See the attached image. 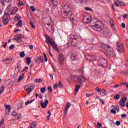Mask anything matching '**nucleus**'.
<instances>
[{"label":"nucleus","instance_id":"dca6fc26","mask_svg":"<svg viewBox=\"0 0 128 128\" xmlns=\"http://www.w3.org/2000/svg\"><path fill=\"white\" fill-rule=\"evenodd\" d=\"M64 12H70V8L68 5H65L64 7Z\"/></svg>","mask_w":128,"mask_h":128},{"label":"nucleus","instance_id":"c03bdc74","mask_svg":"<svg viewBox=\"0 0 128 128\" xmlns=\"http://www.w3.org/2000/svg\"><path fill=\"white\" fill-rule=\"evenodd\" d=\"M18 6H24V3H22V2L19 0V3L18 4Z\"/></svg>","mask_w":128,"mask_h":128},{"label":"nucleus","instance_id":"5fc2aeb1","mask_svg":"<svg viewBox=\"0 0 128 128\" xmlns=\"http://www.w3.org/2000/svg\"><path fill=\"white\" fill-rule=\"evenodd\" d=\"M121 73L123 74H128V71H122Z\"/></svg>","mask_w":128,"mask_h":128},{"label":"nucleus","instance_id":"f257e3e1","mask_svg":"<svg viewBox=\"0 0 128 128\" xmlns=\"http://www.w3.org/2000/svg\"><path fill=\"white\" fill-rule=\"evenodd\" d=\"M46 42L48 44V42L50 44L51 46H52V48H54V50L56 52H59L60 49L58 48V45L54 42V40L53 39H52L48 36H46Z\"/></svg>","mask_w":128,"mask_h":128},{"label":"nucleus","instance_id":"338daca9","mask_svg":"<svg viewBox=\"0 0 128 128\" xmlns=\"http://www.w3.org/2000/svg\"><path fill=\"white\" fill-rule=\"evenodd\" d=\"M54 88H58V84H54Z\"/></svg>","mask_w":128,"mask_h":128},{"label":"nucleus","instance_id":"aec40b11","mask_svg":"<svg viewBox=\"0 0 128 128\" xmlns=\"http://www.w3.org/2000/svg\"><path fill=\"white\" fill-rule=\"evenodd\" d=\"M10 12H12V6L9 5L7 6L4 14H9Z\"/></svg>","mask_w":128,"mask_h":128},{"label":"nucleus","instance_id":"cd10ccee","mask_svg":"<svg viewBox=\"0 0 128 128\" xmlns=\"http://www.w3.org/2000/svg\"><path fill=\"white\" fill-rule=\"evenodd\" d=\"M54 6H58V1L56 0H50Z\"/></svg>","mask_w":128,"mask_h":128},{"label":"nucleus","instance_id":"49530a36","mask_svg":"<svg viewBox=\"0 0 128 128\" xmlns=\"http://www.w3.org/2000/svg\"><path fill=\"white\" fill-rule=\"evenodd\" d=\"M71 57L72 60H76V54H72V55L71 56Z\"/></svg>","mask_w":128,"mask_h":128},{"label":"nucleus","instance_id":"3c124183","mask_svg":"<svg viewBox=\"0 0 128 128\" xmlns=\"http://www.w3.org/2000/svg\"><path fill=\"white\" fill-rule=\"evenodd\" d=\"M110 112L111 114H116V111L112 109L110 110Z\"/></svg>","mask_w":128,"mask_h":128},{"label":"nucleus","instance_id":"a19ab883","mask_svg":"<svg viewBox=\"0 0 128 128\" xmlns=\"http://www.w3.org/2000/svg\"><path fill=\"white\" fill-rule=\"evenodd\" d=\"M12 116H17L18 115V114H16V111H13L12 112Z\"/></svg>","mask_w":128,"mask_h":128},{"label":"nucleus","instance_id":"de8ad7c7","mask_svg":"<svg viewBox=\"0 0 128 128\" xmlns=\"http://www.w3.org/2000/svg\"><path fill=\"white\" fill-rule=\"evenodd\" d=\"M121 116L122 118H126V114H122L121 115Z\"/></svg>","mask_w":128,"mask_h":128},{"label":"nucleus","instance_id":"0eeeda50","mask_svg":"<svg viewBox=\"0 0 128 128\" xmlns=\"http://www.w3.org/2000/svg\"><path fill=\"white\" fill-rule=\"evenodd\" d=\"M34 88V84L26 85L25 86L26 90H27L28 94H30L32 92V88Z\"/></svg>","mask_w":128,"mask_h":128},{"label":"nucleus","instance_id":"c9c22d12","mask_svg":"<svg viewBox=\"0 0 128 128\" xmlns=\"http://www.w3.org/2000/svg\"><path fill=\"white\" fill-rule=\"evenodd\" d=\"M6 110H8V111L10 110V106L6 105Z\"/></svg>","mask_w":128,"mask_h":128},{"label":"nucleus","instance_id":"f3484780","mask_svg":"<svg viewBox=\"0 0 128 128\" xmlns=\"http://www.w3.org/2000/svg\"><path fill=\"white\" fill-rule=\"evenodd\" d=\"M62 16L64 18H70L72 16V14H70L68 12H64Z\"/></svg>","mask_w":128,"mask_h":128},{"label":"nucleus","instance_id":"bf43d9fd","mask_svg":"<svg viewBox=\"0 0 128 128\" xmlns=\"http://www.w3.org/2000/svg\"><path fill=\"white\" fill-rule=\"evenodd\" d=\"M6 44H8V42H4V43L3 46L4 48H6Z\"/></svg>","mask_w":128,"mask_h":128},{"label":"nucleus","instance_id":"6ab92c4d","mask_svg":"<svg viewBox=\"0 0 128 128\" xmlns=\"http://www.w3.org/2000/svg\"><path fill=\"white\" fill-rule=\"evenodd\" d=\"M71 104L70 103V102H68L66 104V107L65 108V110L64 111V112L66 114V113L68 112V108H70V106Z\"/></svg>","mask_w":128,"mask_h":128},{"label":"nucleus","instance_id":"4468645a","mask_svg":"<svg viewBox=\"0 0 128 128\" xmlns=\"http://www.w3.org/2000/svg\"><path fill=\"white\" fill-rule=\"evenodd\" d=\"M48 104V100L46 99L44 102H40V104L42 108H46V106Z\"/></svg>","mask_w":128,"mask_h":128},{"label":"nucleus","instance_id":"680f3d73","mask_svg":"<svg viewBox=\"0 0 128 128\" xmlns=\"http://www.w3.org/2000/svg\"><path fill=\"white\" fill-rule=\"evenodd\" d=\"M28 70V67L25 66V68H24V69L23 70L22 72H24V70Z\"/></svg>","mask_w":128,"mask_h":128},{"label":"nucleus","instance_id":"a18cd8bd","mask_svg":"<svg viewBox=\"0 0 128 128\" xmlns=\"http://www.w3.org/2000/svg\"><path fill=\"white\" fill-rule=\"evenodd\" d=\"M40 92H42V93L44 92H46V88H41V89H40Z\"/></svg>","mask_w":128,"mask_h":128},{"label":"nucleus","instance_id":"0e129e2a","mask_svg":"<svg viewBox=\"0 0 128 128\" xmlns=\"http://www.w3.org/2000/svg\"><path fill=\"white\" fill-rule=\"evenodd\" d=\"M122 26L123 28H126V24H124V23H122Z\"/></svg>","mask_w":128,"mask_h":128},{"label":"nucleus","instance_id":"393cba45","mask_svg":"<svg viewBox=\"0 0 128 128\" xmlns=\"http://www.w3.org/2000/svg\"><path fill=\"white\" fill-rule=\"evenodd\" d=\"M80 88V85H76V88H75V92H78V90Z\"/></svg>","mask_w":128,"mask_h":128},{"label":"nucleus","instance_id":"6e6552de","mask_svg":"<svg viewBox=\"0 0 128 128\" xmlns=\"http://www.w3.org/2000/svg\"><path fill=\"white\" fill-rule=\"evenodd\" d=\"M86 80V77L84 75L80 76L77 78V82L78 84H82V82H84Z\"/></svg>","mask_w":128,"mask_h":128},{"label":"nucleus","instance_id":"a211bd4d","mask_svg":"<svg viewBox=\"0 0 128 128\" xmlns=\"http://www.w3.org/2000/svg\"><path fill=\"white\" fill-rule=\"evenodd\" d=\"M44 26L46 30H52V28L50 23H45Z\"/></svg>","mask_w":128,"mask_h":128},{"label":"nucleus","instance_id":"e2e57ef3","mask_svg":"<svg viewBox=\"0 0 128 128\" xmlns=\"http://www.w3.org/2000/svg\"><path fill=\"white\" fill-rule=\"evenodd\" d=\"M84 10H92V9H90L88 7H85Z\"/></svg>","mask_w":128,"mask_h":128},{"label":"nucleus","instance_id":"603ef678","mask_svg":"<svg viewBox=\"0 0 128 128\" xmlns=\"http://www.w3.org/2000/svg\"><path fill=\"white\" fill-rule=\"evenodd\" d=\"M116 126H120V122L116 121Z\"/></svg>","mask_w":128,"mask_h":128},{"label":"nucleus","instance_id":"412c9836","mask_svg":"<svg viewBox=\"0 0 128 128\" xmlns=\"http://www.w3.org/2000/svg\"><path fill=\"white\" fill-rule=\"evenodd\" d=\"M24 74H22L19 76L18 82H20L21 80H24Z\"/></svg>","mask_w":128,"mask_h":128},{"label":"nucleus","instance_id":"473e14b6","mask_svg":"<svg viewBox=\"0 0 128 128\" xmlns=\"http://www.w3.org/2000/svg\"><path fill=\"white\" fill-rule=\"evenodd\" d=\"M4 86H2L0 90V94H2L4 92Z\"/></svg>","mask_w":128,"mask_h":128},{"label":"nucleus","instance_id":"7c9ffc66","mask_svg":"<svg viewBox=\"0 0 128 128\" xmlns=\"http://www.w3.org/2000/svg\"><path fill=\"white\" fill-rule=\"evenodd\" d=\"M119 104L121 106H126V103L124 102H122V101H120Z\"/></svg>","mask_w":128,"mask_h":128},{"label":"nucleus","instance_id":"8fccbe9b","mask_svg":"<svg viewBox=\"0 0 128 128\" xmlns=\"http://www.w3.org/2000/svg\"><path fill=\"white\" fill-rule=\"evenodd\" d=\"M100 90H102L100 88H96V92H100Z\"/></svg>","mask_w":128,"mask_h":128},{"label":"nucleus","instance_id":"2eb2a0df","mask_svg":"<svg viewBox=\"0 0 128 128\" xmlns=\"http://www.w3.org/2000/svg\"><path fill=\"white\" fill-rule=\"evenodd\" d=\"M12 58H6V59L3 60L2 62H8L6 63V66H10V62H12Z\"/></svg>","mask_w":128,"mask_h":128},{"label":"nucleus","instance_id":"37998d69","mask_svg":"<svg viewBox=\"0 0 128 128\" xmlns=\"http://www.w3.org/2000/svg\"><path fill=\"white\" fill-rule=\"evenodd\" d=\"M58 82H59V84L58 86H59L60 88H62V82L60 81H59Z\"/></svg>","mask_w":128,"mask_h":128},{"label":"nucleus","instance_id":"a878e982","mask_svg":"<svg viewBox=\"0 0 128 128\" xmlns=\"http://www.w3.org/2000/svg\"><path fill=\"white\" fill-rule=\"evenodd\" d=\"M31 60L32 59L28 57L26 58V64L28 65L30 64V62H31Z\"/></svg>","mask_w":128,"mask_h":128},{"label":"nucleus","instance_id":"5701e85b","mask_svg":"<svg viewBox=\"0 0 128 128\" xmlns=\"http://www.w3.org/2000/svg\"><path fill=\"white\" fill-rule=\"evenodd\" d=\"M101 92L100 93L102 96H104L106 94V90L103 89L100 90Z\"/></svg>","mask_w":128,"mask_h":128},{"label":"nucleus","instance_id":"09e8293b","mask_svg":"<svg viewBox=\"0 0 128 128\" xmlns=\"http://www.w3.org/2000/svg\"><path fill=\"white\" fill-rule=\"evenodd\" d=\"M4 119H2L0 121V127L2 126V124H4Z\"/></svg>","mask_w":128,"mask_h":128},{"label":"nucleus","instance_id":"9d476101","mask_svg":"<svg viewBox=\"0 0 128 128\" xmlns=\"http://www.w3.org/2000/svg\"><path fill=\"white\" fill-rule=\"evenodd\" d=\"M116 48L118 52H124V46L120 43H117Z\"/></svg>","mask_w":128,"mask_h":128},{"label":"nucleus","instance_id":"052dcab7","mask_svg":"<svg viewBox=\"0 0 128 128\" xmlns=\"http://www.w3.org/2000/svg\"><path fill=\"white\" fill-rule=\"evenodd\" d=\"M30 24L33 28H34V26L32 24V21L30 22Z\"/></svg>","mask_w":128,"mask_h":128},{"label":"nucleus","instance_id":"864d4df0","mask_svg":"<svg viewBox=\"0 0 128 128\" xmlns=\"http://www.w3.org/2000/svg\"><path fill=\"white\" fill-rule=\"evenodd\" d=\"M48 90L50 92H52V87H48Z\"/></svg>","mask_w":128,"mask_h":128},{"label":"nucleus","instance_id":"4be33fe9","mask_svg":"<svg viewBox=\"0 0 128 128\" xmlns=\"http://www.w3.org/2000/svg\"><path fill=\"white\" fill-rule=\"evenodd\" d=\"M44 62V58L42 56H40L38 59L36 60V62L40 63V62Z\"/></svg>","mask_w":128,"mask_h":128},{"label":"nucleus","instance_id":"79ce46f5","mask_svg":"<svg viewBox=\"0 0 128 128\" xmlns=\"http://www.w3.org/2000/svg\"><path fill=\"white\" fill-rule=\"evenodd\" d=\"M120 101L122 102H126V97H124L122 98Z\"/></svg>","mask_w":128,"mask_h":128},{"label":"nucleus","instance_id":"72a5a7b5","mask_svg":"<svg viewBox=\"0 0 128 128\" xmlns=\"http://www.w3.org/2000/svg\"><path fill=\"white\" fill-rule=\"evenodd\" d=\"M34 100H31L30 101L29 100H28L26 103H25V105L26 106H28V104H32V102H34Z\"/></svg>","mask_w":128,"mask_h":128},{"label":"nucleus","instance_id":"2f4dec72","mask_svg":"<svg viewBox=\"0 0 128 128\" xmlns=\"http://www.w3.org/2000/svg\"><path fill=\"white\" fill-rule=\"evenodd\" d=\"M120 94H116L114 96V100H120Z\"/></svg>","mask_w":128,"mask_h":128},{"label":"nucleus","instance_id":"20e7f679","mask_svg":"<svg viewBox=\"0 0 128 128\" xmlns=\"http://www.w3.org/2000/svg\"><path fill=\"white\" fill-rule=\"evenodd\" d=\"M8 16H10V14H4L2 18L3 24L4 26L8 24Z\"/></svg>","mask_w":128,"mask_h":128},{"label":"nucleus","instance_id":"6e6d98bb","mask_svg":"<svg viewBox=\"0 0 128 128\" xmlns=\"http://www.w3.org/2000/svg\"><path fill=\"white\" fill-rule=\"evenodd\" d=\"M94 96V94H86V96H87V98H88V96Z\"/></svg>","mask_w":128,"mask_h":128},{"label":"nucleus","instance_id":"69168bd1","mask_svg":"<svg viewBox=\"0 0 128 128\" xmlns=\"http://www.w3.org/2000/svg\"><path fill=\"white\" fill-rule=\"evenodd\" d=\"M126 46L127 48H128V40H126Z\"/></svg>","mask_w":128,"mask_h":128},{"label":"nucleus","instance_id":"423d86ee","mask_svg":"<svg viewBox=\"0 0 128 128\" xmlns=\"http://www.w3.org/2000/svg\"><path fill=\"white\" fill-rule=\"evenodd\" d=\"M96 22H98V19H94L93 20H91L90 22V26L94 28L96 26V28H98V24H96Z\"/></svg>","mask_w":128,"mask_h":128},{"label":"nucleus","instance_id":"39448f33","mask_svg":"<svg viewBox=\"0 0 128 128\" xmlns=\"http://www.w3.org/2000/svg\"><path fill=\"white\" fill-rule=\"evenodd\" d=\"M58 60L60 64H61V66H64V60H65L64 54H59V56H58Z\"/></svg>","mask_w":128,"mask_h":128},{"label":"nucleus","instance_id":"58836bf2","mask_svg":"<svg viewBox=\"0 0 128 128\" xmlns=\"http://www.w3.org/2000/svg\"><path fill=\"white\" fill-rule=\"evenodd\" d=\"M30 9L33 12H34L36 10V8H34V6H30Z\"/></svg>","mask_w":128,"mask_h":128},{"label":"nucleus","instance_id":"c756f323","mask_svg":"<svg viewBox=\"0 0 128 128\" xmlns=\"http://www.w3.org/2000/svg\"><path fill=\"white\" fill-rule=\"evenodd\" d=\"M20 20V16H16L14 18L15 22H18V20Z\"/></svg>","mask_w":128,"mask_h":128},{"label":"nucleus","instance_id":"4c0bfd02","mask_svg":"<svg viewBox=\"0 0 128 128\" xmlns=\"http://www.w3.org/2000/svg\"><path fill=\"white\" fill-rule=\"evenodd\" d=\"M44 61L46 62H48V58H46V53H44Z\"/></svg>","mask_w":128,"mask_h":128},{"label":"nucleus","instance_id":"774afa93","mask_svg":"<svg viewBox=\"0 0 128 128\" xmlns=\"http://www.w3.org/2000/svg\"><path fill=\"white\" fill-rule=\"evenodd\" d=\"M39 98H42V94H38Z\"/></svg>","mask_w":128,"mask_h":128},{"label":"nucleus","instance_id":"b1692460","mask_svg":"<svg viewBox=\"0 0 128 128\" xmlns=\"http://www.w3.org/2000/svg\"><path fill=\"white\" fill-rule=\"evenodd\" d=\"M16 26H22V20H19Z\"/></svg>","mask_w":128,"mask_h":128},{"label":"nucleus","instance_id":"9b49d317","mask_svg":"<svg viewBox=\"0 0 128 128\" xmlns=\"http://www.w3.org/2000/svg\"><path fill=\"white\" fill-rule=\"evenodd\" d=\"M90 15L85 16L83 18L82 22H84V24H88V22H90Z\"/></svg>","mask_w":128,"mask_h":128},{"label":"nucleus","instance_id":"ea45409f","mask_svg":"<svg viewBox=\"0 0 128 128\" xmlns=\"http://www.w3.org/2000/svg\"><path fill=\"white\" fill-rule=\"evenodd\" d=\"M14 44H12L9 47V50H14Z\"/></svg>","mask_w":128,"mask_h":128},{"label":"nucleus","instance_id":"c85d7f7f","mask_svg":"<svg viewBox=\"0 0 128 128\" xmlns=\"http://www.w3.org/2000/svg\"><path fill=\"white\" fill-rule=\"evenodd\" d=\"M20 58H24V56H26V54H24V52H22L20 53Z\"/></svg>","mask_w":128,"mask_h":128},{"label":"nucleus","instance_id":"f03ea898","mask_svg":"<svg viewBox=\"0 0 128 128\" xmlns=\"http://www.w3.org/2000/svg\"><path fill=\"white\" fill-rule=\"evenodd\" d=\"M102 48L105 50L107 54L110 56H114V49L110 47V46H108L106 44H102Z\"/></svg>","mask_w":128,"mask_h":128},{"label":"nucleus","instance_id":"13d9d810","mask_svg":"<svg viewBox=\"0 0 128 128\" xmlns=\"http://www.w3.org/2000/svg\"><path fill=\"white\" fill-rule=\"evenodd\" d=\"M0 2H1V4L2 6H4L5 4H4V0H0Z\"/></svg>","mask_w":128,"mask_h":128},{"label":"nucleus","instance_id":"ddd939ff","mask_svg":"<svg viewBox=\"0 0 128 128\" xmlns=\"http://www.w3.org/2000/svg\"><path fill=\"white\" fill-rule=\"evenodd\" d=\"M18 8L15 7L14 8L12 6L11 7V12L10 14H16V12H18Z\"/></svg>","mask_w":128,"mask_h":128},{"label":"nucleus","instance_id":"e433bc0d","mask_svg":"<svg viewBox=\"0 0 128 128\" xmlns=\"http://www.w3.org/2000/svg\"><path fill=\"white\" fill-rule=\"evenodd\" d=\"M48 46L49 48V54L50 56L52 57V54L50 52V44H48Z\"/></svg>","mask_w":128,"mask_h":128},{"label":"nucleus","instance_id":"f8f14e48","mask_svg":"<svg viewBox=\"0 0 128 128\" xmlns=\"http://www.w3.org/2000/svg\"><path fill=\"white\" fill-rule=\"evenodd\" d=\"M22 38V36L20 34H17L14 37V40H16L18 42H20V40Z\"/></svg>","mask_w":128,"mask_h":128},{"label":"nucleus","instance_id":"bb28decb","mask_svg":"<svg viewBox=\"0 0 128 128\" xmlns=\"http://www.w3.org/2000/svg\"><path fill=\"white\" fill-rule=\"evenodd\" d=\"M114 2L116 6H118V4H122V2L118 0H114Z\"/></svg>","mask_w":128,"mask_h":128},{"label":"nucleus","instance_id":"4d7b16f0","mask_svg":"<svg viewBox=\"0 0 128 128\" xmlns=\"http://www.w3.org/2000/svg\"><path fill=\"white\" fill-rule=\"evenodd\" d=\"M122 84L124 85H126V88H127V90L128 89V84L126 83V82H125V83H123Z\"/></svg>","mask_w":128,"mask_h":128},{"label":"nucleus","instance_id":"1a4fd4ad","mask_svg":"<svg viewBox=\"0 0 128 128\" xmlns=\"http://www.w3.org/2000/svg\"><path fill=\"white\" fill-rule=\"evenodd\" d=\"M86 58L87 60H89V62H94L96 60V58L94 56L92 55L86 56Z\"/></svg>","mask_w":128,"mask_h":128},{"label":"nucleus","instance_id":"f704fd0d","mask_svg":"<svg viewBox=\"0 0 128 128\" xmlns=\"http://www.w3.org/2000/svg\"><path fill=\"white\" fill-rule=\"evenodd\" d=\"M34 82H42V79H38H38H36L35 80H34Z\"/></svg>","mask_w":128,"mask_h":128},{"label":"nucleus","instance_id":"7ed1b4c3","mask_svg":"<svg viewBox=\"0 0 128 128\" xmlns=\"http://www.w3.org/2000/svg\"><path fill=\"white\" fill-rule=\"evenodd\" d=\"M108 65V60L106 59L102 58L98 60V66L106 68Z\"/></svg>","mask_w":128,"mask_h":128}]
</instances>
